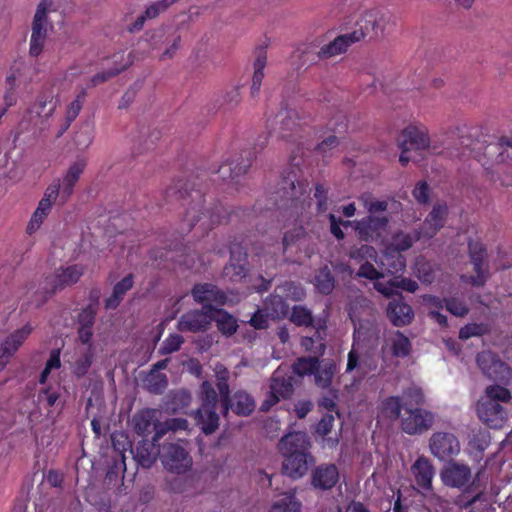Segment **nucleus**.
<instances>
[{"mask_svg": "<svg viewBox=\"0 0 512 512\" xmlns=\"http://www.w3.org/2000/svg\"><path fill=\"white\" fill-rule=\"evenodd\" d=\"M359 201L368 215L355 223V231L363 241L378 240L386 231L390 221V217L385 213L396 206V202L379 200L371 194L361 195Z\"/></svg>", "mask_w": 512, "mask_h": 512, "instance_id": "1", "label": "nucleus"}, {"mask_svg": "<svg viewBox=\"0 0 512 512\" xmlns=\"http://www.w3.org/2000/svg\"><path fill=\"white\" fill-rule=\"evenodd\" d=\"M472 478V472L468 465L458 462H449L441 471V480L444 485L463 490L454 503L460 509H467L481 500L484 491L477 490L476 479Z\"/></svg>", "mask_w": 512, "mask_h": 512, "instance_id": "2", "label": "nucleus"}, {"mask_svg": "<svg viewBox=\"0 0 512 512\" xmlns=\"http://www.w3.org/2000/svg\"><path fill=\"white\" fill-rule=\"evenodd\" d=\"M510 391L500 385L487 386L476 404L478 418L491 428H501L508 419L504 404L510 402Z\"/></svg>", "mask_w": 512, "mask_h": 512, "instance_id": "3", "label": "nucleus"}, {"mask_svg": "<svg viewBox=\"0 0 512 512\" xmlns=\"http://www.w3.org/2000/svg\"><path fill=\"white\" fill-rule=\"evenodd\" d=\"M394 24L393 16L388 10L380 7L365 8L357 14L353 37L358 41L379 40Z\"/></svg>", "mask_w": 512, "mask_h": 512, "instance_id": "4", "label": "nucleus"}, {"mask_svg": "<svg viewBox=\"0 0 512 512\" xmlns=\"http://www.w3.org/2000/svg\"><path fill=\"white\" fill-rule=\"evenodd\" d=\"M199 397L201 406L196 412V419L205 434L213 433L219 425V415L216 412L218 395L213 385L204 381L200 387Z\"/></svg>", "mask_w": 512, "mask_h": 512, "instance_id": "5", "label": "nucleus"}, {"mask_svg": "<svg viewBox=\"0 0 512 512\" xmlns=\"http://www.w3.org/2000/svg\"><path fill=\"white\" fill-rule=\"evenodd\" d=\"M53 0H41L34 13V57L42 53L46 39L53 32L49 14L55 12Z\"/></svg>", "mask_w": 512, "mask_h": 512, "instance_id": "6", "label": "nucleus"}, {"mask_svg": "<svg viewBox=\"0 0 512 512\" xmlns=\"http://www.w3.org/2000/svg\"><path fill=\"white\" fill-rule=\"evenodd\" d=\"M161 450H128L137 465L143 468H150L160 455ZM113 464L106 473V480L109 482L116 480L120 472L126 471L125 452L127 450H114Z\"/></svg>", "mask_w": 512, "mask_h": 512, "instance_id": "7", "label": "nucleus"}, {"mask_svg": "<svg viewBox=\"0 0 512 512\" xmlns=\"http://www.w3.org/2000/svg\"><path fill=\"white\" fill-rule=\"evenodd\" d=\"M401 429L410 435L422 434L434 423V415L420 407H406L400 411Z\"/></svg>", "mask_w": 512, "mask_h": 512, "instance_id": "8", "label": "nucleus"}, {"mask_svg": "<svg viewBox=\"0 0 512 512\" xmlns=\"http://www.w3.org/2000/svg\"><path fill=\"white\" fill-rule=\"evenodd\" d=\"M477 365L488 378L508 383L512 380V369L491 351H482L477 355Z\"/></svg>", "mask_w": 512, "mask_h": 512, "instance_id": "9", "label": "nucleus"}, {"mask_svg": "<svg viewBox=\"0 0 512 512\" xmlns=\"http://www.w3.org/2000/svg\"><path fill=\"white\" fill-rule=\"evenodd\" d=\"M424 403L421 389L412 387L403 392L402 396H393L383 402L384 413L392 419H398L400 411L408 407H419Z\"/></svg>", "mask_w": 512, "mask_h": 512, "instance_id": "10", "label": "nucleus"}, {"mask_svg": "<svg viewBox=\"0 0 512 512\" xmlns=\"http://www.w3.org/2000/svg\"><path fill=\"white\" fill-rule=\"evenodd\" d=\"M397 142L399 148L404 149V152L423 150L436 152V147L430 144L426 130L417 126H408L403 129Z\"/></svg>", "mask_w": 512, "mask_h": 512, "instance_id": "11", "label": "nucleus"}, {"mask_svg": "<svg viewBox=\"0 0 512 512\" xmlns=\"http://www.w3.org/2000/svg\"><path fill=\"white\" fill-rule=\"evenodd\" d=\"M212 305H203L200 310L189 311L183 314L177 324L181 332H200L205 331L211 324Z\"/></svg>", "mask_w": 512, "mask_h": 512, "instance_id": "12", "label": "nucleus"}, {"mask_svg": "<svg viewBox=\"0 0 512 512\" xmlns=\"http://www.w3.org/2000/svg\"><path fill=\"white\" fill-rule=\"evenodd\" d=\"M283 461V473L293 479H298L306 474L309 467L314 463L313 456L308 450H289Z\"/></svg>", "mask_w": 512, "mask_h": 512, "instance_id": "13", "label": "nucleus"}, {"mask_svg": "<svg viewBox=\"0 0 512 512\" xmlns=\"http://www.w3.org/2000/svg\"><path fill=\"white\" fill-rule=\"evenodd\" d=\"M203 199L202 196L196 192L193 197L192 205L187 209L184 220L189 227L194 226L196 223L201 222L203 229H210L213 225L220 223L219 214L203 212Z\"/></svg>", "mask_w": 512, "mask_h": 512, "instance_id": "14", "label": "nucleus"}, {"mask_svg": "<svg viewBox=\"0 0 512 512\" xmlns=\"http://www.w3.org/2000/svg\"><path fill=\"white\" fill-rule=\"evenodd\" d=\"M469 252L471 262L476 273V276H471L469 278L470 284L477 287L484 286L489 278V268L487 265H484L486 259V250L480 243H470Z\"/></svg>", "mask_w": 512, "mask_h": 512, "instance_id": "15", "label": "nucleus"}, {"mask_svg": "<svg viewBox=\"0 0 512 512\" xmlns=\"http://www.w3.org/2000/svg\"><path fill=\"white\" fill-rule=\"evenodd\" d=\"M83 270L78 266H71L63 270L60 274L54 275L46 280L47 284L44 286L45 295L43 296L40 304H44L46 300L59 288L66 285H72L76 283Z\"/></svg>", "mask_w": 512, "mask_h": 512, "instance_id": "16", "label": "nucleus"}, {"mask_svg": "<svg viewBox=\"0 0 512 512\" xmlns=\"http://www.w3.org/2000/svg\"><path fill=\"white\" fill-rule=\"evenodd\" d=\"M252 163L250 151H244L233 156L230 160L223 163L217 170V173L223 180L234 179L244 175Z\"/></svg>", "mask_w": 512, "mask_h": 512, "instance_id": "17", "label": "nucleus"}, {"mask_svg": "<svg viewBox=\"0 0 512 512\" xmlns=\"http://www.w3.org/2000/svg\"><path fill=\"white\" fill-rule=\"evenodd\" d=\"M268 126L271 133L276 134L279 138H285L298 126L297 113L294 110L282 109L269 122Z\"/></svg>", "mask_w": 512, "mask_h": 512, "instance_id": "18", "label": "nucleus"}, {"mask_svg": "<svg viewBox=\"0 0 512 512\" xmlns=\"http://www.w3.org/2000/svg\"><path fill=\"white\" fill-rule=\"evenodd\" d=\"M223 412L227 414L229 409L239 416H248L255 409V401L253 397L244 390L236 391L233 396H229L227 401L223 403Z\"/></svg>", "mask_w": 512, "mask_h": 512, "instance_id": "19", "label": "nucleus"}, {"mask_svg": "<svg viewBox=\"0 0 512 512\" xmlns=\"http://www.w3.org/2000/svg\"><path fill=\"white\" fill-rule=\"evenodd\" d=\"M339 481V471L335 464H322L312 474V485L320 490H329Z\"/></svg>", "mask_w": 512, "mask_h": 512, "instance_id": "20", "label": "nucleus"}, {"mask_svg": "<svg viewBox=\"0 0 512 512\" xmlns=\"http://www.w3.org/2000/svg\"><path fill=\"white\" fill-rule=\"evenodd\" d=\"M161 458L164 467L176 474L185 473L192 465L188 450H169V453L161 455Z\"/></svg>", "mask_w": 512, "mask_h": 512, "instance_id": "21", "label": "nucleus"}, {"mask_svg": "<svg viewBox=\"0 0 512 512\" xmlns=\"http://www.w3.org/2000/svg\"><path fill=\"white\" fill-rule=\"evenodd\" d=\"M60 189L61 184L59 180L54 181L47 187L44 197L40 200L37 209L34 211V223H37L38 226L50 213L52 204L56 201L58 196L61 197Z\"/></svg>", "mask_w": 512, "mask_h": 512, "instance_id": "22", "label": "nucleus"}, {"mask_svg": "<svg viewBox=\"0 0 512 512\" xmlns=\"http://www.w3.org/2000/svg\"><path fill=\"white\" fill-rule=\"evenodd\" d=\"M446 215V205H435L420 228L423 237L432 238L438 232V230L444 225Z\"/></svg>", "mask_w": 512, "mask_h": 512, "instance_id": "23", "label": "nucleus"}, {"mask_svg": "<svg viewBox=\"0 0 512 512\" xmlns=\"http://www.w3.org/2000/svg\"><path fill=\"white\" fill-rule=\"evenodd\" d=\"M387 316L394 326H405L411 323L414 313L408 304L394 300L388 304Z\"/></svg>", "mask_w": 512, "mask_h": 512, "instance_id": "24", "label": "nucleus"}, {"mask_svg": "<svg viewBox=\"0 0 512 512\" xmlns=\"http://www.w3.org/2000/svg\"><path fill=\"white\" fill-rule=\"evenodd\" d=\"M355 42L359 41L358 39H354L353 32L340 35L329 44H326L323 47H321V49L317 53L318 57L322 59H327L344 53L347 51L348 47Z\"/></svg>", "mask_w": 512, "mask_h": 512, "instance_id": "25", "label": "nucleus"}, {"mask_svg": "<svg viewBox=\"0 0 512 512\" xmlns=\"http://www.w3.org/2000/svg\"><path fill=\"white\" fill-rule=\"evenodd\" d=\"M192 295L196 302L203 305H211L212 302L218 304L225 302L224 294L216 286L208 283L194 286Z\"/></svg>", "mask_w": 512, "mask_h": 512, "instance_id": "26", "label": "nucleus"}, {"mask_svg": "<svg viewBox=\"0 0 512 512\" xmlns=\"http://www.w3.org/2000/svg\"><path fill=\"white\" fill-rule=\"evenodd\" d=\"M412 472L419 487L425 490L432 488L434 468L428 459L419 457L412 466Z\"/></svg>", "mask_w": 512, "mask_h": 512, "instance_id": "27", "label": "nucleus"}, {"mask_svg": "<svg viewBox=\"0 0 512 512\" xmlns=\"http://www.w3.org/2000/svg\"><path fill=\"white\" fill-rule=\"evenodd\" d=\"M85 167L86 161L84 159L77 160L69 167L61 185L62 190L60 192L63 203L66 202L71 195L73 188L76 182L79 180L80 175L83 173Z\"/></svg>", "mask_w": 512, "mask_h": 512, "instance_id": "28", "label": "nucleus"}, {"mask_svg": "<svg viewBox=\"0 0 512 512\" xmlns=\"http://www.w3.org/2000/svg\"><path fill=\"white\" fill-rule=\"evenodd\" d=\"M134 429L137 434L146 436L151 433L152 430L156 431L157 422L156 410L144 409L133 417Z\"/></svg>", "mask_w": 512, "mask_h": 512, "instance_id": "29", "label": "nucleus"}, {"mask_svg": "<svg viewBox=\"0 0 512 512\" xmlns=\"http://www.w3.org/2000/svg\"><path fill=\"white\" fill-rule=\"evenodd\" d=\"M212 321L216 322L218 330L226 336L234 334L238 327L237 321L232 315L213 306L211 307V322Z\"/></svg>", "mask_w": 512, "mask_h": 512, "instance_id": "30", "label": "nucleus"}, {"mask_svg": "<svg viewBox=\"0 0 512 512\" xmlns=\"http://www.w3.org/2000/svg\"><path fill=\"white\" fill-rule=\"evenodd\" d=\"M191 394L186 390L172 391L167 395L164 409L168 413L175 414L188 407L191 403Z\"/></svg>", "mask_w": 512, "mask_h": 512, "instance_id": "31", "label": "nucleus"}, {"mask_svg": "<svg viewBox=\"0 0 512 512\" xmlns=\"http://www.w3.org/2000/svg\"><path fill=\"white\" fill-rule=\"evenodd\" d=\"M336 371V364L333 361L323 360L319 362L314 372L315 384L322 389L329 388Z\"/></svg>", "mask_w": 512, "mask_h": 512, "instance_id": "32", "label": "nucleus"}, {"mask_svg": "<svg viewBox=\"0 0 512 512\" xmlns=\"http://www.w3.org/2000/svg\"><path fill=\"white\" fill-rule=\"evenodd\" d=\"M292 381L291 376H285L280 371H275L270 379L269 389L278 397L286 399L293 393Z\"/></svg>", "mask_w": 512, "mask_h": 512, "instance_id": "33", "label": "nucleus"}, {"mask_svg": "<svg viewBox=\"0 0 512 512\" xmlns=\"http://www.w3.org/2000/svg\"><path fill=\"white\" fill-rule=\"evenodd\" d=\"M188 429V421L184 418H171L164 422L158 423L156 433L153 436V445L156 444L168 432L176 433L186 431Z\"/></svg>", "mask_w": 512, "mask_h": 512, "instance_id": "34", "label": "nucleus"}, {"mask_svg": "<svg viewBox=\"0 0 512 512\" xmlns=\"http://www.w3.org/2000/svg\"><path fill=\"white\" fill-rule=\"evenodd\" d=\"M386 344L390 346L391 353L395 357H406L410 353V340L401 332L396 331L387 340Z\"/></svg>", "mask_w": 512, "mask_h": 512, "instance_id": "35", "label": "nucleus"}, {"mask_svg": "<svg viewBox=\"0 0 512 512\" xmlns=\"http://www.w3.org/2000/svg\"><path fill=\"white\" fill-rule=\"evenodd\" d=\"M30 334V329L25 327L10 335L1 345L0 353L10 358Z\"/></svg>", "mask_w": 512, "mask_h": 512, "instance_id": "36", "label": "nucleus"}, {"mask_svg": "<svg viewBox=\"0 0 512 512\" xmlns=\"http://www.w3.org/2000/svg\"><path fill=\"white\" fill-rule=\"evenodd\" d=\"M133 286L132 275H127L120 282H118L113 289L112 295L106 299L105 307L107 309H115L120 301L122 300L124 294L130 290Z\"/></svg>", "mask_w": 512, "mask_h": 512, "instance_id": "37", "label": "nucleus"}, {"mask_svg": "<svg viewBox=\"0 0 512 512\" xmlns=\"http://www.w3.org/2000/svg\"><path fill=\"white\" fill-rule=\"evenodd\" d=\"M314 285L320 293L325 295L330 294L334 290L335 279L328 266H324L317 271Z\"/></svg>", "mask_w": 512, "mask_h": 512, "instance_id": "38", "label": "nucleus"}, {"mask_svg": "<svg viewBox=\"0 0 512 512\" xmlns=\"http://www.w3.org/2000/svg\"><path fill=\"white\" fill-rule=\"evenodd\" d=\"M267 56L264 49H260L258 56L254 62V73L252 77L251 94L256 96L261 88L264 78V68L266 66Z\"/></svg>", "mask_w": 512, "mask_h": 512, "instance_id": "39", "label": "nucleus"}, {"mask_svg": "<svg viewBox=\"0 0 512 512\" xmlns=\"http://www.w3.org/2000/svg\"><path fill=\"white\" fill-rule=\"evenodd\" d=\"M302 504L293 493H286L276 500L269 512H301Z\"/></svg>", "mask_w": 512, "mask_h": 512, "instance_id": "40", "label": "nucleus"}, {"mask_svg": "<svg viewBox=\"0 0 512 512\" xmlns=\"http://www.w3.org/2000/svg\"><path fill=\"white\" fill-rule=\"evenodd\" d=\"M421 238H424L421 230H414L411 233L398 232L394 235L391 245L397 251H406Z\"/></svg>", "mask_w": 512, "mask_h": 512, "instance_id": "41", "label": "nucleus"}, {"mask_svg": "<svg viewBox=\"0 0 512 512\" xmlns=\"http://www.w3.org/2000/svg\"><path fill=\"white\" fill-rule=\"evenodd\" d=\"M118 58L119 60H116L115 63H120L119 66L101 71L91 78V83L93 86H96L100 83H104L109 79L117 76L120 72L125 70L130 65V61H125L124 63H122L124 61V54H120Z\"/></svg>", "mask_w": 512, "mask_h": 512, "instance_id": "42", "label": "nucleus"}, {"mask_svg": "<svg viewBox=\"0 0 512 512\" xmlns=\"http://www.w3.org/2000/svg\"><path fill=\"white\" fill-rule=\"evenodd\" d=\"M167 385V376L155 370H152L145 379L146 388L154 394L162 393L166 389Z\"/></svg>", "mask_w": 512, "mask_h": 512, "instance_id": "43", "label": "nucleus"}, {"mask_svg": "<svg viewBox=\"0 0 512 512\" xmlns=\"http://www.w3.org/2000/svg\"><path fill=\"white\" fill-rule=\"evenodd\" d=\"M307 238V233L302 227H296L287 231L282 239V250L285 254L294 245L300 246Z\"/></svg>", "mask_w": 512, "mask_h": 512, "instance_id": "44", "label": "nucleus"}, {"mask_svg": "<svg viewBox=\"0 0 512 512\" xmlns=\"http://www.w3.org/2000/svg\"><path fill=\"white\" fill-rule=\"evenodd\" d=\"M459 447L456 436L450 432H436L430 438V448H455Z\"/></svg>", "mask_w": 512, "mask_h": 512, "instance_id": "45", "label": "nucleus"}, {"mask_svg": "<svg viewBox=\"0 0 512 512\" xmlns=\"http://www.w3.org/2000/svg\"><path fill=\"white\" fill-rule=\"evenodd\" d=\"M280 442L284 448H305L310 444L307 434L303 431L290 432L283 436Z\"/></svg>", "mask_w": 512, "mask_h": 512, "instance_id": "46", "label": "nucleus"}, {"mask_svg": "<svg viewBox=\"0 0 512 512\" xmlns=\"http://www.w3.org/2000/svg\"><path fill=\"white\" fill-rule=\"evenodd\" d=\"M86 97L85 90H82L77 97L68 105L66 110V124L63 127L62 132L66 131L70 124L76 119L79 112L81 111Z\"/></svg>", "mask_w": 512, "mask_h": 512, "instance_id": "47", "label": "nucleus"}, {"mask_svg": "<svg viewBox=\"0 0 512 512\" xmlns=\"http://www.w3.org/2000/svg\"><path fill=\"white\" fill-rule=\"evenodd\" d=\"M318 363L316 356L298 358L293 364V371L299 376L314 374Z\"/></svg>", "mask_w": 512, "mask_h": 512, "instance_id": "48", "label": "nucleus"}, {"mask_svg": "<svg viewBox=\"0 0 512 512\" xmlns=\"http://www.w3.org/2000/svg\"><path fill=\"white\" fill-rule=\"evenodd\" d=\"M290 321L297 326H311L313 324V316L309 309L304 306L296 305L292 308Z\"/></svg>", "mask_w": 512, "mask_h": 512, "instance_id": "49", "label": "nucleus"}, {"mask_svg": "<svg viewBox=\"0 0 512 512\" xmlns=\"http://www.w3.org/2000/svg\"><path fill=\"white\" fill-rule=\"evenodd\" d=\"M301 345L306 351L313 353L316 357L323 355L326 348L318 331L315 332L313 337L302 338Z\"/></svg>", "mask_w": 512, "mask_h": 512, "instance_id": "50", "label": "nucleus"}, {"mask_svg": "<svg viewBox=\"0 0 512 512\" xmlns=\"http://www.w3.org/2000/svg\"><path fill=\"white\" fill-rule=\"evenodd\" d=\"M488 332V325L483 323H470L460 329L459 338L467 340L471 337L482 336Z\"/></svg>", "mask_w": 512, "mask_h": 512, "instance_id": "51", "label": "nucleus"}, {"mask_svg": "<svg viewBox=\"0 0 512 512\" xmlns=\"http://www.w3.org/2000/svg\"><path fill=\"white\" fill-rule=\"evenodd\" d=\"M184 343V338L179 334H171L168 338H166L159 349V353L161 355H168L173 352H176L180 349L181 345Z\"/></svg>", "mask_w": 512, "mask_h": 512, "instance_id": "52", "label": "nucleus"}, {"mask_svg": "<svg viewBox=\"0 0 512 512\" xmlns=\"http://www.w3.org/2000/svg\"><path fill=\"white\" fill-rule=\"evenodd\" d=\"M216 379V386L223 403L224 401H227L228 397L230 396V388L228 384L229 372L226 369L217 371Z\"/></svg>", "mask_w": 512, "mask_h": 512, "instance_id": "53", "label": "nucleus"}, {"mask_svg": "<svg viewBox=\"0 0 512 512\" xmlns=\"http://www.w3.org/2000/svg\"><path fill=\"white\" fill-rule=\"evenodd\" d=\"M352 259L363 260V259H375L377 252L374 247L369 245H361L360 247H354L349 253Z\"/></svg>", "mask_w": 512, "mask_h": 512, "instance_id": "54", "label": "nucleus"}, {"mask_svg": "<svg viewBox=\"0 0 512 512\" xmlns=\"http://www.w3.org/2000/svg\"><path fill=\"white\" fill-rule=\"evenodd\" d=\"M447 310L458 317H463L468 314L469 309L466 304L456 298H450L445 300Z\"/></svg>", "mask_w": 512, "mask_h": 512, "instance_id": "55", "label": "nucleus"}, {"mask_svg": "<svg viewBox=\"0 0 512 512\" xmlns=\"http://www.w3.org/2000/svg\"><path fill=\"white\" fill-rule=\"evenodd\" d=\"M223 276L232 282H237L245 277L244 267L235 263H230L224 267Z\"/></svg>", "mask_w": 512, "mask_h": 512, "instance_id": "56", "label": "nucleus"}, {"mask_svg": "<svg viewBox=\"0 0 512 512\" xmlns=\"http://www.w3.org/2000/svg\"><path fill=\"white\" fill-rule=\"evenodd\" d=\"M383 273L379 272L370 262L363 263L356 273V277H362L369 280H378L382 278Z\"/></svg>", "mask_w": 512, "mask_h": 512, "instance_id": "57", "label": "nucleus"}, {"mask_svg": "<svg viewBox=\"0 0 512 512\" xmlns=\"http://www.w3.org/2000/svg\"><path fill=\"white\" fill-rule=\"evenodd\" d=\"M374 288L387 298L397 295V278H394L393 280H390L386 283L377 281L374 283Z\"/></svg>", "mask_w": 512, "mask_h": 512, "instance_id": "58", "label": "nucleus"}, {"mask_svg": "<svg viewBox=\"0 0 512 512\" xmlns=\"http://www.w3.org/2000/svg\"><path fill=\"white\" fill-rule=\"evenodd\" d=\"M96 313L97 308L96 305L94 304H89L86 308H84L78 316L80 326L92 327L94 324Z\"/></svg>", "mask_w": 512, "mask_h": 512, "instance_id": "59", "label": "nucleus"}, {"mask_svg": "<svg viewBox=\"0 0 512 512\" xmlns=\"http://www.w3.org/2000/svg\"><path fill=\"white\" fill-rule=\"evenodd\" d=\"M335 417L333 414L328 413L322 417L316 427V433L322 437L328 436L334 426Z\"/></svg>", "mask_w": 512, "mask_h": 512, "instance_id": "60", "label": "nucleus"}, {"mask_svg": "<svg viewBox=\"0 0 512 512\" xmlns=\"http://www.w3.org/2000/svg\"><path fill=\"white\" fill-rule=\"evenodd\" d=\"M168 0H160L149 5L145 10V17L154 19L170 7Z\"/></svg>", "mask_w": 512, "mask_h": 512, "instance_id": "61", "label": "nucleus"}, {"mask_svg": "<svg viewBox=\"0 0 512 512\" xmlns=\"http://www.w3.org/2000/svg\"><path fill=\"white\" fill-rule=\"evenodd\" d=\"M40 111L38 112L39 117L48 118L50 117L55 109V103L52 100V95L50 94L44 101L39 102Z\"/></svg>", "mask_w": 512, "mask_h": 512, "instance_id": "62", "label": "nucleus"}, {"mask_svg": "<svg viewBox=\"0 0 512 512\" xmlns=\"http://www.w3.org/2000/svg\"><path fill=\"white\" fill-rule=\"evenodd\" d=\"M92 140L93 135L91 129L80 131L75 137L77 146L82 149L87 148L92 143Z\"/></svg>", "mask_w": 512, "mask_h": 512, "instance_id": "63", "label": "nucleus"}, {"mask_svg": "<svg viewBox=\"0 0 512 512\" xmlns=\"http://www.w3.org/2000/svg\"><path fill=\"white\" fill-rule=\"evenodd\" d=\"M313 403L310 400H300L294 406V411L299 419H303L312 410Z\"/></svg>", "mask_w": 512, "mask_h": 512, "instance_id": "64", "label": "nucleus"}]
</instances>
